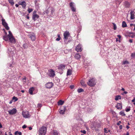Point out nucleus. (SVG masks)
Here are the masks:
<instances>
[{
	"label": "nucleus",
	"instance_id": "obj_5",
	"mask_svg": "<svg viewBox=\"0 0 135 135\" xmlns=\"http://www.w3.org/2000/svg\"><path fill=\"white\" fill-rule=\"evenodd\" d=\"M8 40L9 42H10L12 43H15V38L13 36H11L8 37Z\"/></svg>",
	"mask_w": 135,
	"mask_h": 135
},
{
	"label": "nucleus",
	"instance_id": "obj_51",
	"mask_svg": "<svg viewBox=\"0 0 135 135\" xmlns=\"http://www.w3.org/2000/svg\"><path fill=\"white\" fill-rule=\"evenodd\" d=\"M117 37H118L119 39H120L121 37V36L120 35H117Z\"/></svg>",
	"mask_w": 135,
	"mask_h": 135
},
{
	"label": "nucleus",
	"instance_id": "obj_29",
	"mask_svg": "<svg viewBox=\"0 0 135 135\" xmlns=\"http://www.w3.org/2000/svg\"><path fill=\"white\" fill-rule=\"evenodd\" d=\"M122 26L123 27H127V24L124 21L122 22Z\"/></svg>",
	"mask_w": 135,
	"mask_h": 135
},
{
	"label": "nucleus",
	"instance_id": "obj_32",
	"mask_svg": "<svg viewBox=\"0 0 135 135\" xmlns=\"http://www.w3.org/2000/svg\"><path fill=\"white\" fill-rule=\"evenodd\" d=\"M120 114L122 116H125L126 114H124V112L123 111H121L120 112Z\"/></svg>",
	"mask_w": 135,
	"mask_h": 135
},
{
	"label": "nucleus",
	"instance_id": "obj_26",
	"mask_svg": "<svg viewBox=\"0 0 135 135\" xmlns=\"http://www.w3.org/2000/svg\"><path fill=\"white\" fill-rule=\"evenodd\" d=\"M64 101H62L61 100H60L58 102V105H62L64 103Z\"/></svg>",
	"mask_w": 135,
	"mask_h": 135
},
{
	"label": "nucleus",
	"instance_id": "obj_38",
	"mask_svg": "<svg viewBox=\"0 0 135 135\" xmlns=\"http://www.w3.org/2000/svg\"><path fill=\"white\" fill-rule=\"evenodd\" d=\"M131 56L133 58L135 59V53H132L131 54Z\"/></svg>",
	"mask_w": 135,
	"mask_h": 135
},
{
	"label": "nucleus",
	"instance_id": "obj_34",
	"mask_svg": "<svg viewBox=\"0 0 135 135\" xmlns=\"http://www.w3.org/2000/svg\"><path fill=\"white\" fill-rule=\"evenodd\" d=\"M12 100H14V102H16L18 100V98L15 96H14L12 98Z\"/></svg>",
	"mask_w": 135,
	"mask_h": 135
},
{
	"label": "nucleus",
	"instance_id": "obj_31",
	"mask_svg": "<svg viewBox=\"0 0 135 135\" xmlns=\"http://www.w3.org/2000/svg\"><path fill=\"white\" fill-rule=\"evenodd\" d=\"M9 3L11 4L12 5H13L14 4V2L13 0H8Z\"/></svg>",
	"mask_w": 135,
	"mask_h": 135
},
{
	"label": "nucleus",
	"instance_id": "obj_13",
	"mask_svg": "<svg viewBox=\"0 0 135 135\" xmlns=\"http://www.w3.org/2000/svg\"><path fill=\"white\" fill-rule=\"evenodd\" d=\"M8 53L10 55H12L13 54V48H9L8 49L7 51Z\"/></svg>",
	"mask_w": 135,
	"mask_h": 135
},
{
	"label": "nucleus",
	"instance_id": "obj_15",
	"mask_svg": "<svg viewBox=\"0 0 135 135\" xmlns=\"http://www.w3.org/2000/svg\"><path fill=\"white\" fill-rule=\"evenodd\" d=\"M81 46V45L79 44L76 47L75 50L78 52L81 51L82 50Z\"/></svg>",
	"mask_w": 135,
	"mask_h": 135
},
{
	"label": "nucleus",
	"instance_id": "obj_19",
	"mask_svg": "<svg viewBox=\"0 0 135 135\" xmlns=\"http://www.w3.org/2000/svg\"><path fill=\"white\" fill-rule=\"evenodd\" d=\"M39 16L37 14H33L32 19L35 21L36 20V18H38Z\"/></svg>",
	"mask_w": 135,
	"mask_h": 135
},
{
	"label": "nucleus",
	"instance_id": "obj_62",
	"mask_svg": "<svg viewBox=\"0 0 135 135\" xmlns=\"http://www.w3.org/2000/svg\"><path fill=\"white\" fill-rule=\"evenodd\" d=\"M125 89L124 88H122L121 89V90L123 91H124V90Z\"/></svg>",
	"mask_w": 135,
	"mask_h": 135
},
{
	"label": "nucleus",
	"instance_id": "obj_17",
	"mask_svg": "<svg viewBox=\"0 0 135 135\" xmlns=\"http://www.w3.org/2000/svg\"><path fill=\"white\" fill-rule=\"evenodd\" d=\"M55 75L54 71L53 70H50L49 76L51 77H53Z\"/></svg>",
	"mask_w": 135,
	"mask_h": 135
},
{
	"label": "nucleus",
	"instance_id": "obj_39",
	"mask_svg": "<svg viewBox=\"0 0 135 135\" xmlns=\"http://www.w3.org/2000/svg\"><path fill=\"white\" fill-rule=\"evenodd\" d=\"M42 104L41 103H38L37 105V107L39 108H40L42 107Z\"/></svg>",
	"mask_w": 135,
	"mask_h": 135
},
{
	"label": "nucleus",
	"instance_id": "obj_14",
	"mask_svg": "<svg viewBox=\"0 0 135 135\" xmlns=\"http://www.w3.org/2000/svg\"><path fill=\"white\" fill-rule=\"evenodd\" d=\"M66 107L65 106H63L61 108V109L59 111L60 113L61 114H64V112L66 110Z\"/></svg>",
	"mask_w": 135,
	"mask_h": 135
},
{
	"label": "nucleus",
	"instance_id": "obj_33",
	"mask_svg": "<svg viewBox=\"0 0 135 135\" xmlns=\"http://www.w3.org/2000/svg\"><path fill=\"white\" fill-rule=\"evenodd\" d=\"M77 91L78 93H80L84 91V90L83 89L81 88H80V89H78Z\"/></svg>",
	"mask_w": 135,
	"mask_h": 135
},
{
	"label": "nucleus",
	"instance_id": "obj_43",
	"mask_svg": "<svg viewBox=\"0 0 135 135\" xmlns=\"http://www.w3.org/2000/svg\"><path fill=\"white\" fill-rule=\"evenodd\" d=\"M52 135H57V133L56 132L54 131Z\"/></svg>",
	"mask_w": 135,
	"mask_h": 135
},
{
	"label": "nucleus",
	"instance_id": "obj_53",
	"mask_svg": "<svg viewBox=\"0 0 135 135\" xmlns=\"http://www.w3.org/2000/svg\"><path fill=\"white\" fill-rule=\"evenodd\" d=\"M127 93H128V92H127V91H124V93H123V94H122L123 95H124V94H127Z\"/></svg>",
	"mask_w": 135,
	"mask_h": 135
},
{
	"label": "nucleus",
	"instance_id": "obj_16",
	"mask_svg": "<svg viewBox=\"0 0 135 135\" xmlns=\"http://www.w3.org/2000/svg\"><path fill=\"white\" fill-rule=\"evenodd\" d=\"M18 3L19 5H22V7L23 8H25L26 7V3L25 1L19 2Z\"/></svg>",
	"mask_w": 135,
	"mask_h": 135
},
{
	"label": "nucleus",
	"instance_id": "obj_12",
	"mask_svg": "<svg viewBox=\"0 0 135 135\" xmlns=\"http://www.w3.org/2000/svg\"><path fill=\"white\" fill-rule=\"evenodd\" d=\"M131 14V20H133L135 18V12L134 11H131L130 12Z\"/></svg>",
	"mask_w": 135,
	"mask_h": 135
},
{
	"label": "nucleus",
	"instance_id": "obj_27",
	"mask_svg": "<svg viewBox=\"0 0 135 135\" xmlns=\"http://www.w3.org/2000/svg\"><path fill=\"white\" fill-rule=\"evenodd\" d=\"M71 74V70L69 69L68 70L67 73V75H70Z\"/></svg>",
	"mask_w": 135,
	"mask_h": 135
},
{
	"label": "nucleus",
	"instance_id": "obj_2",
	"mask_svg": "<svg viewBox=\"0 0 135 135\" xmlns=\"http://www.w3.org/2000/svg\"><path fill=\"white\" fill-rule=\"evenodd\" d=\"M96 80L94 78H92L89 80L87 82V84L90 86H93L96 84Z\"/></svg>",
	"mask_w": 135,
	"mask_h": 135
},
{
	"label": "nucleus",
	"instance_id": "obj_58",
	"mask_svg": "<svg viewBox=\"0 0 135 135\" xmlns=\"http://www.w3.org/2000/svg\"><path fill=\"white\" fill-rule=\"evenodd\" d=\"M15 6L17 7H18L19 6V5H18V4H15Z\"/></svg>",
	"mask_w": 135,
	"mask_h": 135
},
{
	"label": "nucleus",
	"instance_id": "obj_44",
	"mask_svg": "<svg viewBox=\"0 0 135 135\" xmlns=\"http://www.w3.org/2000/svg\"><path fill=\"white\" fill-rule=\"evenodd\" d=\"M104 132L105 133H108V131H107V129L105 128H104Z\"/></svg>",
	"mask_w": 135,
	"mask_h": 135
},
{
	"label": "nucleus",
	"instance_id": "obj_49",
	"mask_svg": "<svg viewBox=\"0 0 135 135\" xmlns=\"http://www.w3.org/2000/svg\"><path fill=\"white\" fill-rule=\"evenodd\" d=\"M121 123V122L120 121H119L117 123V125L118 126H119L120 124Z\"/></svg>",
	"mask_w": 135,
	"mask_h": 135
},
{
	"label": "nucleus",
	"instance_id": "obj_1",
	"mask_svg": "<svg viewBox=\"0 0 135 135\" xmlns=\"http://www.w3.org/2000/svg\"><path fill=\"white\" fill-rule=\"evenodd\" d=\"M46 127L42 126L40 128L38 131L39 135H45L46 132Z\"/></svg>",
	"mask_w": 135,
	"mask_h": 135
},
{
	"label": "nucleus",
	"instance_id": "obj_48",
	"mask_svg": "<svg viewBox=\"0 0 135 135\" xmlns=\"http://www.w3.org/2000/svg\"><path fill=\"white\" fill-rule=\"evenodd\" d=\"M70 87L71 89H73L74 88V86L73 85H71L70 86Z\"/></svg>",
	"mask_w": 135,
	"mask_h": 135
},
{
	"label": "nucleus",
	"instance_id": "obj_11",
	"mask_svg": "<svg viewBox=\"0 0 135 135\" xmlns=\"http://www.w3.org/2000/svg\"><path fill=\"white\" fill-rule=\"evenodd\" d=\"M31 45L29 43H25L22 46L23 48L25 49H27L28 46H31Z\"/></svg>",
	"mask_w": 135,
	"mask_h": 135
},
{
	"label": "nucleus",
	"instance_id": "obj_30",
	"mask_svg": "<svg viewBox=\"0 0 135 135\" xmlns=\"http://www.w3.org/2000/svg\"><path fill=\"white\" fill-rule=\"evenodd\" d=\"M18 134L19 135H21L22 133L21 132H18V131H16L15 133V135H18Z\"/></svg>",
	"mask_w": 135,
	"mask_h": 135
},
{
	"label": "nucleus",
	"instance_id": "obj_56",
	"mask_svg": "<svg viewBox=\"0 0 135 135\" xmlns=\"http://www.w3.org/2000/svg\"><path fill=\"white\" fill-rule=\"evenodd\" d=\"M132 102H135V98H134V99L132 100Z\"/></svg>",
	"mask_w": 135,
	"mask_h": 135
},
{
	"label": "nucleus",
	"instance_id": "obj_50",
	"mask_svg": "<svg viewBox=\"0 0 135 135\" xmlns=\"http://www.w3.org/2000/svg\"><path fill=\"white\" fill-rule=\"evenodd\" d=\"M129 41L130 43H132L133 42V40L129 39Z\"/></svg>",
	"mask_w": 135,
	"mask_h": 135
},
{
	"label": "nucleus",
	"instance_id": "obj_24",
	"mask_svg": "<svg viewBox=\"0 0 135 135\" xmlns=\"http://www.w3.org/2000/svg\"><path fill=\"white\" fill-rule=\"evenodd\" d=\"M65 65L62 64L61 65L59 66V69L62 70L65 68Z\"/></svg>",
	"mask_w": 135,
	"mask_h": 135
},
{
	"label": "nucleus",
	"instance_id": "obj_41",
	"mask_svg": "<svg viewBox=\"0 0 135 135\" xmlns=\"http://www.w3.org/2000/svg\"><path fill=\"white\" fill-rule=\"evenodd\" d=\"M80 132L81 133H83L84 134H85L86 133V131L85 130H81Z\"/></svg>",
	"mask_w": 135,
	"mask_h": 135
},
{
	"label": "nucleus",
	"instance_id": "obj_64",
	"mask_svg": "<svg viewBox=\"0 0 135 135\" xmlns=\"http://www.w3.org/2000/svg\"><path fill=\"white\" fill-rule=\"evenodd\" d=\"M126 135H129V133L128 132H127V134Z\"/></svg>",
	"mask_w": 135,
	"mask_h": 135
},
{
	"label": "nucleus",
	"instance_id": "obj_23",
	"mask_svg": "<svg viewBox=\"0 0 135 135\" xmlns=\"http://www.w3.org/2000/svg\"><path fill=\"white\" fill-rule=\"evenodd\" d=\"M75 57L76 59H78L80 58L81 56L79 54H76L75 55Z\"/></svg>",
	"mask_w": 135,
	"mask_h": 135
},
{
	"label": "nucleus",
	"instance_id": "obj_28",
	"mask_svg": "<svg viewBox=\"0 0 135 135\" xmlns=\"http://www.w3.org/2000/svg\"><path fill=\"white\" fill-rule=\"evenodd\" d=\"M121 96L119 95H117L115 97V100H117L119 99H121Z\"/></svg>",
	"mask_w": 135,
	"mask_h": 135
},
{
	"label": "nucleus",
	"instance_id": "obj_61",
	"mask_svg": "<svg viewBox=\"0 0 135 135\" xmlns=\"http://www.w3.org/2000/svg\"><path fill=\"white\" fill-rule=\"evenodd\" d=\"M134 28L133 30L134 31V30H135V24H134Z\"/></svg>",
	"mask_w": 135,
	"mask_h": 135
},
{
	"label": "nucleus",
	"instance_id": "obj_45",
	"mask_svg": "<svg viewBox=\"0 0 135 135\" xmlns=\"http://www.w3.org/2000/svg\"><path fill=\"white\" fill-rule=\"evenodd\" d=\"M44 14L46 13L47 15L49 13V11L48 10H46L44 11Z\"/></svg>",
	"mask_w": 135,
	"mask_h": 135
},
{
	"label": "nucleus",
	"instance_id": "obj_42",
	"mask_svg": "<svg viewBox=\"0 0 135 135\" xmlns=\"http://www.w3.org/2000/svg\"><path fill=\"white\" fill-rule=\"evenodd\" d=\"M130 110V108H126V111L127 112H128Z\"/></svg>",
	"mask_w": 135,
	"mask_h": 135
},
{
	"label": "nucleus",
	"instance_id": "obj_47",
	"mask_svg": "<svg viewBox=\"0 0 135 135\" xmlns=\"http://www.w3.org/2000/svg\"><path fill=\"white\" fill-rule=\"evenodd\" d=\"M27 126L25 125H24L22 127V128L23 129H25L26 128V127Z\"/></svg>",
	"mask_w": 135,
	"mask_h": 135
},
{
	"label": "nucleus",
	"instance_id": "obj_54",
	"mask_svg": "<svg viewBox=\"0 0 135 135\" xmlns=\"http://www.w3.org/2000/svg\"><path fill=\"white\" fill-rule=\"evenodd\" d=\"M29 15L28 14L26 16V18L28 19H29V17L28 16Z\"/></svg>",
	"mask_w": 135,
	"mask_h": 135
},
{
	"label": "nucleus",
	"instance_id": "obj_63",
	"mask_svg": "<svg viewBox=\"0 0 135 135\" xmlns=\"http://www.w3.org/2000/svg\"><path fill=\"white\" fill-rule=\"evenodd\" d=\"M12 103V100H11V101H10L9 102V104H11V103Z\"/></svg>",
	"mask_w": 135,
	"mask_h": 135
},
{
	"label": "nucleus",
	"instance_id": "obj_7",
	"mask_svg": "<svg viewBox=\"0 0 135 135\" xmlns=\"http://www.w3.org/2000/svg\"><path fill=\"white\" fill-rule=\"evenodd\" d=\"M70 35V33L69 32L66 31L64 33V38L65 39V40H64L65 41L66 40H67L68 38Z\"/></svg>",
	"mask_w": 135,
	"mask_h": 135
},
{
	"label": "nucleus",
	"instance_id": "obj_60",
	"mask_svg": "<svg viewBox=\"0 0 135 135\" xmlns=\"http://www.w3.org/2000/svg\"><path fill=\"white\" fill-rule=\"evenodd\" d=\"M2 126L1 124L0 123V128H2Z\"/></svg>",
	"mask_w": 135,
	"mask_h": 135
},
{
	"label": "nucleus",
	"instance_id": "obj_40",
	"mask_svg": "<svg viewBox=\"0 0 135 135\" xmlns=\"http://www.w3.org/2000/svg\"><path fill=\"white\" fill-rule=\"evenodd\" d=\"M33 11V9H30L29 8H28V13H30L31 12H32Z\"/></svg>",
	"mask_w": 135,
	"mask_h": 135
},
{
	"label": "nucleus",
	"instance_id": "obj_21",
	"mask_svg": "<svg viewBox=\"0 0 135 135\" xmlns=\"http://www.w3.org/2000/svg\"><path fill=\"white\" fill-rule=\"evenodd\" d=\"M35 90V89L33 87L30 88L29 89V92L30 94L31 95L33 94V92Z\"/></svg>",
	"mask_w": 135,
	"mask_h": 135
},
{
	"label": "nucleus",
	"instance_id": "obj_59",
	"mask_svg": "<svg viewBox=\"0 0 135 135\" xmlns=\"http://www.w3.org/2000/svg\"><path fill=\"white\" fill-rule=\"evenodd\" d=\"M126 128L127 129H128L129 128V127L128 126H126Z\"/></svg>",
	"mask_w": 135,
	"mask_h": 135
},
{
	"label": "nucleus",
	"instance_id": "obj_36",
	"mask_svg": "<svg viewBox=\"0 0 135 135\" xmlns=\"http://www.w3.org/2000/svg\"><path fill=\"white\" fill-rule=\"evenodd\" d=\"M129 64V62L127 61H123V63H122L124 65L126 64Z\"/></svg>",
	"mask_w": 135,
	"mask_h": 135
},
{
	"label": "nucleus",
	"instance_id": "obj_3",
	"mask_svg": "<svg viewBox=\"0 0 135 135\" xmlns=\"http://www.w3.org/2000/svg\"><path fill=\"white\" fill-rule=\"evenodd\" d=\"M2 24L5 27V28L7 30H8L9 28L8 25L7 23L5 21L4 19L3 18L2 19Z\"/></svg>",
	"mask_w": 135,
	"mask_h": 135
},
{
	"label": "nucleus",
	"instance_id": "obj_46",
	"mask_svg": "<svg viewBox=\"0 0 135 135\" xmlns=\"http://www.w3.org/2000/svg\"><path fill=\"white\" fill-rule=\"evenodd\" d=\"M26 77H25L24 78H23L22 79L23 80H25V81H23L25 82H26Z\"/></svg>",
	"mask_w": 135,
	"mask_h": 135
},
{
	"label": "nucleus",
	"instance_id": "obj_35",
	"mask_svg": "<svg viewBox=\"0 0 135 135\" xmlns=\"http://www.w3.org/2000/svg\"><path fill=\"white\" fill-rule=\"evenodd\" d=\"M57 36H58V38H57L56 39V40L57 41H59L60 40L61 37H60V36L59 34H58Z\"/></svg>",
	"mask_w": 135,
	"mask_h": 135
},
{
	"label": "nucleus",
	"instance_id": "obj_18",
	"mask_svg": "<svg viewBox=\"0 0 135 135\" xmlns=\"http://www.w3.org/2000/svg\"><path fill=\"white\" fill-rule=\"evenodd\" d=\"M116 107L118 109H121L122 108V105L121 103H117Z\"/></svg>",
	"mask_w": 135,
	"mask_h": 135
},
{
	"label": "nucleus",
	"instance_id": "obj_52",
	"mask_svg": "<svg viewBox=\"0 0 135 135\" xmlns=\"http://www.w3.org/2000/svg\"><path fill=\"white\" fill-rule=\"evenodd\" d=\"M120 129H121L122 128V125H120L119 127Z\"/></svg>",
	"mask_w": 135,
	"mask_h": 135
},
{
	"label": "nucleus",
	"instance_id": "obj_22",
	"mask_svg": "<svg viewBox=\"0 0 135 135\" xmlns=\"http://www.w3.org/2000/svg\"><path fill=\"white\" fill-rule=\"evenodd\" d=\"M124 5L126 7L128 8L130 6L129 3L127 1H125L124 3Z\"/></svg>",
	"mask_w": 135,
	"mask_h": 135
},
{
	"label": "nucleus",
	"instance_id": "obj_6",
	"mask_svg": "<svg viewBox=\"0 0 135 135\" xmlns=\"http://www.w3.org/2000/svg\"><path fill=\"white\" fill-rule=\"evenodd\" d=\"M9 114L10 115L15 114L17 112V110L15 108H13L12 110H8Z\"/></svg>",
	"mask_w": 135,
	"mask_h": 135
},
{
	"label": "nucleus",
	"instance_id": "obj_20",
	"mask_svg": "<svg viewBox=\"0 0 135 135\" xmlns=\"http://www.w3.org/2000/svg\"><path fill=\"white\" fill-rule=\"evenodd\" d=\"M30 37L32 41H35L36 39L35 35L34 34L31 35L30 36Z\"/></svg>",
	"mask_w": 135,
	"mask_h": 135
},
{
	"label": "nucleus",
	"instance_id": "obj_37",
	"mask_svg": "<svg viewBox=\"0 0 135 135\" xmlns=\"http://www.w3.org/2000/svg\"><path fill=\"white\" fill-rule=\"evenodd\" d=\"M112 23L113 25V29L114 30H115L117 29L115 23Z\"/></svg>",
	"mask_w": 135,
	"mask_h": 135
},
{
	"label": "nucleus",
	"instance_id": "obj_9",
	"mask_svg": "<svg viewBox=\"0 0 135 135\" xmlns=\"http://www.w3.org/2000/svg\"><path fill=\"white\" fill-rule=\"evenodd\" d=\"M53 85V83L52 82H49L47 83L45 85L46 87L47 88H50Z\"/></svg>",
	"mask_w": 135,
	"mask_h": 135
},
{
	"label": "nucleus",
	"instance_id": "obj_25",
	"mask_svg": "<svg viewBox=\"0 0 135 135\" xmlns=\"http://www.w3.org/2000/svg\"><path fill=\"white\" fill-rule=\"evenodd\" d=\"M80 83L84 87H85L86 86V85L85 84V83L83 80L81 81Z\"/></svg>",
	"mask_w": 135,
	"mask_h": 135
},
{
	"label": "nucleus",
	"instance_id": "obj_4",
	"mask_svg": "<svg viewBox=\"0 0 135 135\" xmlns=\"http://www.w3.org/2000/svg\"><path fill=\"white\" fill-rule=\"evenodd\" d=\"M22 115L24 117L26 118H29L30 117V115L29 114L28 111H23L22 112Z\"/></svg>",
	"mask_w": 135,
	"mask_h": 135
},
{
	"label": "nucleus",
	"instance_id": "obj_10",
	"mask_svg": "<svg viewBox=\"0 0 135 135\" xmlns=\"http://www.w3.org/2000/svg\"><path fill=\"white\" fill-rule=\"evenodd\" d=\"M70 5L71 7L72 11L73 12H75L76 11V8L74 7L75 5L74 3L73 2H71L70 3Z\"/></svg>",
	"mask_w": 135,
	"mask_h": 135
},
{
	"label": "nucleus",
	"instance_id": "obj_57",
	"mask_svg": "<svg viewBox=\"0 0 135 135\" xmlns=\"http://www.w3.org/2000/svg\"><path fill=\"white\" fill-rule=\"evenodd\" d=\"M28 128L30 130H31L32 129V128L31 127H29Z\"/></svg>",
	"mask_w": 135,
	"mask_h": 135
},
{
	"label": "nucleus",
	"instance_id": "obj_55",
	"mask_svg": "<svg viewBox=\"0 0 135 135\" xmlns=\"http://www.w3.org/2000/svg\"><path fill=\"white\" fill-rule=\"evenodd\" d=\"M36 11H34L33 14H36Z\"/></svg>",
	"mask_w": 135,
	"mask_h": 135
},
{
	"label": "nucleus",
	"instance_id": "obj_8",
	"mask_svg": "<svg viewBox=\"0 0 135 135\" xmlns=\"http://www.w3.org/2000/svg\"><path fill=\"white\" fill-rule=\"evenodd\" d=\"M9 34L7 36H3V39L6 41L8 40V37L13 36L11 31H9Z\"/></svg>",
	"mask_w": 135,
	"mask_h": 135
}]
</instances>
